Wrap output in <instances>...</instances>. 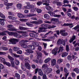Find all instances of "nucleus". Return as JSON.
Returning <instances> with one entry per match:
<instances>
[{"instance_id":"nucleus-49","label":"nucleus","mask_w":79,"mask_h":79,"mask_svg":"<svg viewBox=\"0 0 79 79\" xmlns=\"http://www.w3.org/2000/svg\"><path fill=\"white\" fill-rule=\"evenodd\" d=\"M67 59L68 60H72V56L70 55H69L67 57Z\"/></svg>"},{"instance_id":"nucleus-14","label":"nucleus","mask_w":79,"mask_h":79,"mask_svg":"<svg viewBox=\"0 0 79 79\" xmlns=\"http://www.w3.org/2000/svg\"><path fill=\"white\" fill-rule=\"evenodd\" d=\"M64 31L61 30L60 31V34H61L63 36H66L67 35H68V33H64Z\"/></svg>"},{"instance_id":"nucleus-61","label":"nucleus","mask_w":79,"mask_h":79,"mask_svg":"<svg viewBox=\"0 0 79 79\" xmlns=\"http://www.w3.org/2000/svg\"><path fill=\"white\" fill-rule=\"evenodd\" d=\"M13 3H8L7 4V6H12V5H13Z\"/></svg>"},{"instance_id":"nucleus-28","label":"nucleus","mask_w":79,"mask_h":79,"mask_svg":"<svg viewBox=\"0 0 79 79\" xmlns=\"http://www.w3.org/2000/svg\"><path fill=\"white\" fill-rule=\"evenodd\" d=\"M32 44L35 47H38V46H39V43L36 42L32 43Z\"/></svg>"},{"instance_id":"nucleus-42","label":"nucleus","mask_w":79,"mask_h":79,"mask_svg":"<svg viewBox=\"0 0 79 79\" xmlns=\"http://www.w3.org/2000/svg\"><path fill=\"white\" fill-rule=\"evenodd\" d=\"M0 17L2 18H4V19H5V15L1 12H0Z\"/></svg>"},{"instance_id":"nucleus-60","label":"nucleus","mask_w":79,"mask_h":79,"mask_svg":"<svg viewBox=\"0 0 79 79\" xmlns=\"http://www.w3.org/2000/svg\"><path fill=\"white\" fill-rule=\"evenodd\" d=\"M57 5L58 6H61L62 5V3L60 2H57Z\"/></svg>"},{"instance_id":"nucleus-25","label":"nucleus","mask_w":79,"mask_h":79,"mask_svg":"<svg viewBox=\"0 0 79 79\" xmlns=\"http://www.w3.org/2000/svg\"><path fill=\"white\" fill-rule=\"evenodd\" d=\"M75 39H76V36H72L71 39H70L69 40V42L70 43H71V42H73V40H75Z\"/></svg>"},{"instance_id":"nucleus-2","label":"nucleus","mask_w":79,"mask_h":79,"mask_svg":"<svg viewBox=\"0 0 79 79\" xmlns=\"http://www.w3.org/2000/svg\"><path fill=\"white\" fill-rule=\"evenodd\" d=\"M9 44H13L15 45L16 44V42H19V40L16 38H12L9 40Z\"/></svg>"},{"instance_id":"nucleus-41","label":"nucleus","mask_w":79,"mask_h":79,"mask_svg":"<svg viewBox=\"0 0 79 79\" xmlns=\"http://www.w3.org/2000/svg\"><path fill=\"white\" fill-rule=\"evenodd\" d=\"M10 63H11V66L12 67L14 68L15 66V62L13 60H12L10 61Z\"/></svg>"},{"instance_id":"nucleus-57","label":"nucleus","mask_w":79,"mask_h":79,"mask_svg":"<svg viewBox=\"0 0 79 79\" xmlns=\"http://www.w3.org/2000/svg\"><path fill=\"white\" fill-rule=\"evenodd\" d=\"M43 41H47V42H49L50 41V40L46 39H42Z\"/></svg>"},{"instance_id":"nucleus-15","label":"nucleus","mask_w":79,"mask_h":79,"mask_svg":"<svg viewBox=\"0 0 79 79\" xmlns=\"http://www.w3.org/2000/svg\"><path fill=\"white\" fill-rule=\"evenodd\" d=\"M19 29L21 31H25V30H27L29 29V28L27 27H23L19 26Z\"/></svg>"},{"instance_id":"nucleus-34","label":"nucleus","mask_w":79,"mask_h":79,"mask_svg":"<svg viewBox=\"0 0 79 79\" xmlns=\"http://www.w3.org/2000/svg\"><path fill=\"white\" fill-rule=\"evenodd\" d=\"M27 17H31L32 16H37V15L35 14H30L29 15H26Z\"/></svg>"},{"instance_id":"nucleus-11","label":"nucleus","mask_w":79,"mask_h":79,"mask_svg":"<svg viewBox=\"0 0 79 79\" xmlns=\"http://www.w3.org/2000/svg\"><path fill=\"white\" fill-rule=\"evenodd\" d=\"M44 29L42 27H40L39 28V29L38 30V32L40 33V32H47V30H43Z\"/></svg>"},{"instance_id":"nucleus-51","label":"nucleus","mask_w":79,"mask_h":79,"mask_svg":"<svg viewBox=\"0 0 79 79\" xmlns=\"http://www.w3.org/2000/svg\"><path fill=\"white\" fill-rule=\"evenodd\" d=\"M63 61V59H58L57 60V63H59V64H60Z\"/></svg>"},{"instance_id":"nucleus-58","label":"nucleus","mask_w":79,"mask_h":79,"mask_svg":"<svg viewBox=\"0 0 79 79\" xmlns=\"http://www.w3.org/2000/svg\"><path fill=\"white\" fill-rule=\"evenodd\" d=\"M47 67V65L46 64H44L42 66V68H46Z\"/></svg>"},{"instance_id":"nucleus-52","label":"nucleus","mask_w":79,"mask_h":79,"mask_svg":"<svg viewBox=\"0 0 79 79\" xmlns=\"http://www.w3.org/2000/svg\"><path fill=\"white\" fill-rule=\"evenodd\" d=\"M26 24L27 26H30V27H32V26H33V25H32V24L28 23H26Z\"/></svg>"},{"instance_id":"nucleus-53","label":"nucleus","mask_w":79,"mask_h":79,"mask_svg":"<svg viewBox=\"0 0 79 79\" xmlns=\"http://www.w3.org/2000/svg\"><path fill=\"white\" fill-rule=\"evenodd\" d=\"M2 50H4L5 51H6L8 50V48L6 47H3Z\"/></svg>"},{"instance_id":"nucleus-36","label":"nucleus","mask_w":79,"mask_h":79,"mask_svg":"<svg viewBox=\"0 0 79 79\" xmlns=\"http://www.w3.org/2000/svg\"><path fill=\"white\" fill-rule=\"evenodd\" d=\"M2 1L3 2L4 5H7L8 2V0H2Z\"/></svg>"},{"instance_id":"nucleus-4","label":"nucleus","mask_w":79,"mask_h":79,"mask_svg":"<svg viewBox=\"0 0 79 79\" xmlns=\"http://www.w3.org/2000/svg\"><path fill=\"white\" fill-rule=\"evenodd\" d=\"M8 30L10 31H17L18 29L15 28L12 25H9L7 26Z\"/></svg>"},{"instance_id":"nucleus-59","label":"nucleus","mask_w":79,"mask_h":79,"mask_svg":"<svg viewBox=\"0 0 79 79\" xmlns=\"http://www.w3.org/2000/svg\"><path fill=\"white\" fill-rule=\"evenodd\" d=\"M4 68L3 65L1 64H0V69H2Z\"/></svg>"},{"instance_id":"nucleus-10","label":"nucleus","mask_w":79,"mask_h":79,"mask_svg":"<svg viewBox=\"0 0 79 79\" xmlns=\"http://www.w3.org/2000/svg\"><path fill=\"white\" fill-rule=\"evenodd\" d=\"M29 35L31 37H33L34 38H37V37H38V35H37L33 33H30Z\"/></svg>"},{"instance_id":"nucleus-21","label":"nucleus","mask_w":79,"mask_h":79,"mask_svg":"<svg viewBox=\"0 0 79 79\" xmlns=\"http://www.w3.org/2000/svg\"><path fill=\"white\" fill-rule=\"evenodd\" d=\"M16 32L19 34H22L23 36H24V35L26 34V32L21 31H17Z\"/></svg>"},{"instance_id":"nucleus-31","label":"nucleus","mask_w":79,"mask_h":79,"mask_svg":"<svg viewBox=\"0 0 79 79\" xmlns=\"http://www.w3.org/2000/svg\"><path fill=\"white\" fill-rule=\"evenodd\" d=\"M62 43V41L61 40V39H59V40H58L56 43V44L57 45H61V44Z\"/></svg>"},{"instance_id":"nucleus-17","label":"nucleus","mask_w":79,"mask_h":79,"mask_svg":"<svg viewBox=\"0 0 79 79\" xmlns=\"http://www.w3.org/2000/svg\"><path fill=\"white\" fill-rule=\"evenodd\" d=\"M41 27L44 29H47V24H43L41 25Z\"/></svg>"},{"instance_id":"nucleus-56","label":"nucleus","mask_w":79,"mask_h":79,"mask_svg":"<svg viewBox=\"0 0 79 79\" xmlns=\"http://www.w3.org/2000/svg\"><path fill=\"white\" fill-rule=\"evenodd\" d=\"M42 52L43 53H44V55H46V56H47V55H48V53H47L45 51L43 50V51H42Z\"/></svg>"},{"instance_id":"nucleus-24","label":"nucleus","mask_w":79,"mask_h":79,"mask_svg":"<svg viewBox=\"0 0 79 79\" xmlns=\"http://www.w3.org/2000/svg\"><path fill=\"white\" fill-rule=\"evenodd\" d=\"M18 16L20 18H25L24 15L20 13L18 14Z\"/></svg>"},{"instance_id":"nucleus-5","label":"nucleus","mask_w":79,"mask_h":79,"mask_svg":"<svg viewBox=\"0 0 79 79\" xmlns=\"http://www.w3.org/2000/svg\"><path fill=\"white\" fill-rule=\"evenodd\" d=\"M12 56L16 58H19L21 60H23V56L22 55L20 56L19 55H18L16 54L12 53Z\"/></svg>"},{"instance_id":"nucleus-54","label":"nucleus","mask_w":79,"mask_h":79,"mask_svg":"<svg viewBox=\"0 0 79 79\" xmlns=\"http://www.w3.org/2000/svg\"><path fill=\"white\" fill-rule=\"evenodd\" d=\"M66 48L67 52H69V46L68 45H66Z\"/></svg>"},{"instance_id":"nucleus-37","label":"nucleus","mask_w":79,"mask_h":79,"mask_svg":"<svg viewBox=\"0 0 79 79\" xmlns=\"http://www.w3.org/2000/svg\"><path fill=\"white\" fill-rule=\"evenodd\" d=\"M22 6V5L21 4L19 3L17 5V7L18 9H21Z\"/></svg>"},{"instance_id":"nucleus-12","label":"nucleus","mask_w":79,"mask_h":79,"mask_svg":"<svg viewBox=\"0 0 79 79\" xmlns=\"http://www.w3.org/2000/svg\"><path fill=\"white\" fill-rule=\"evenodd\" d=\"M30 23H32V24H39V23H42V21H40L39 22H37V21H33L32 22H30Z\"/></svg>"},{"instance_id":"nucleus-20","label":"nucleus","mask_w":79,"mask_h":79,"mask_svg":"<svg viewBox=\"0 0 79 79\" xmlns=\"http://www.w3.org/2000/svg\"><path fill=\"white\" fill-rule=\"evenodd\" d=\"M4 20L5 19H0V21H1L0 23L2 26H4V25H5V22H4Z\"/></svg>"},{"instance_id":"nucleus-47","label":"nucleus","mask_w":79,"mask_h":79,"mask_svg":"<svg viewBox=\"0 0 79 79\" xmlns=\"http://www.w3.org/2000/svg\"><path fill=\"white\" fill-rule=\"evenodd\" d=\"M4 64H6V65H7L8 66H11V64H10V63L6 62V61L4 62Z\"/></svg>"},{"instance_id":"nucleus-29","label":"nucleus","mask_w":79,"mask_h":79,"mask_svg":"<svg viewBox=\"0 0 79 79\" xmlns=\"http://www.w3.org/2000/svg\"><path fill=\"white\" fill-rule=\"evenodd\" d=\"M68 55V53L66 52H64L62 53V57H64Z\"/></svg>"},{"instance_id":"nucleus-62","label":"nucleus","mask_w":79,"mask_h":79,"mask_svg":"<svg viewBox=\"0 0 79 79\" xmlns=\"http://www.w3.org/2000/svg\"><path fill=\"white\" fill-rule=\"evenodd\" d=\"M69 27H70V28H72L74 26H73V23H69Z\"/></svg>"},{"instance_id":"nucleus-1","label":"nucleus","mask_w":79,"mask_h":79,"mask_svg":"<svg viewBox=\"0 0 79 79\" xmlns=\"http://www.w3.org/2000/svg\"><path fill=\"white\" fill-rule=\"evenodd\" d=\"M7 33L9 35L11 36L13 35L15 37L17 38L18 39H19L21 37V35L17 33L13 32H9L8 31H5L2 32H0V35H6V33Z\"/></svg>"},{"instance_id":"nucleus-48","label":"nucleus","mask_w":79,"mask_h":79,"mask_svg":"<svg viewBox=\"0 0 79 79\" xmlns=\"http://www.w3.org/2000/svg\"><path fill=\"white\" fill-rule=\"evenodd\" d=\"M20 48L18 47H14V51H18L20 50Z\"/></svg>"},{"instance_id":"nucleus-43","label":"nucleus","mask_w":79,"mask_h":79,"mask_svg":"<svg viewBox=\"0 0 79 79\" xmlns=\"http://www.w3.org/2000/svg\"><path fill=\"white\" fill-rule=\"evenodd\" d=\"M44 18L46 19H49L50 18V16L48 14H45L44 15Z\"/></svg>"},{"instance_id":"nucleus-18","label":"nucleus","mask_w":79,"mask_h":79,"mask_svg":"<svg viewBox=\"0 0 79 79\" xmlns=\"http://www.w3.org/2000/svg\"><path fill=\"white\" fill-rule=\"evenodd\" d=\"M6 60L5 58H4L2 57H0V62L1 63H3V64L6 61Z\"/></svg>"},{"instance_id":"nucleus-30","label":"nucleus","mask_w":79,"mask_h":79,"mask_svg":"<svg viewBox=\"0 0 79 79\" xmlns=\"http://www.w3.org/2000/svg\"><path fill=\"white\" fill-rule=\"evenodd\" d=\"M56 27L54 26H50V25L47 24V29L48 28L51 29V28H54V27Z\"/></svg>"},{"instance_id":"nucleus-64","label":"nucleus","mask_w":79,"mask_h":79,"mask_svg":"<svg viewBox=\"0 0 79 79\" xmlns=\"http://www.w3.org/2000/svg\"><path fill=\"white\" fill-rule=\"evenodd\" d=\"M69 3V2L67 0H64V3Z\"/></svg>"},{"instance_id":"nucleus-6","label":"nucleus","mask_w":79,"mask_h":79,"mask_svg":"<svg viewBox=\"0 0 79 79\" xmlns=\"http://www.w3.org/2000/svg\"><path fill=\"white\" fill-rule=\"evenodd\" d=\"M48 14H50V15L51 16H53L54 17H58V18H60V17H61V15H53V12H48Z\"/></svg>"},{"instance_id":"nucleus-3","label":"nucleus","mask_w":79,"mask_h":79,"mask_svg":"<svg viewBox=\"0 0 79 79\" xmlns=\"http://www.w3.org/2000/svg\"><path fill=\"white\" fill-rule=\"evenodd\" d=\"M28 41L27 40H22L19 42V44L21 45L22 47L24 48H27L28 46L26 44Z\"/></svg>"},{"instance_id":"nucleus-33","label":"nucleus","mask_w":79,"mask_h":79,"mask_svg":"<svg viewBox=\"0 0 79 79\" xmlns=\"http://www.w3.org/2000/svg\"><path fill=\"white\" fill-rule=\"evenodd\" d=\"M46 8L47 10H50V11H53V8L51 7L50 6L46 7Z\"/></svg>"},{"instance_id":"nucleus-22","label":"nucleus","mask_w":79,"mask_h":79,"mask_svg":"<svg viewBox=\"0 0 79 79\" xmlns=\"http://www.w3.org/2000/svg\"><path fill=\"white\" fill-rule=\"evenodd\" d=\"M25 50L28 53H34V51L29 49H27Z\"/></svg>"},{"instance_id":"nucleus-26","label":"nucleus","mask_w":79,"mask_h":79,"mask_svg":"<svg viewBox=\"0 0 79 79\" xmlns=\"http://www.w3.org/2000/svg\"><path fill=\"white\" fill-rule=\"evenodd\" d=\"M7 58L10 60V61H14V60H15V59H14L13 58L9 55L7 56Z\"/></svg>"},{"instance_id":"nucleus-40","label":"nucleus","mask_w":79,"mask_h":79,"mask_svg":"<svg viewBox=\"0 0 79 79\" xmlns=\"http://www.w3.org/2000/svg\"><path fill=\"white\" fill-rule=\"evenodd\" d=\"M15 62L16 65H19V61L18 60L15 59Z\"/></svg>"},{"instance_id":"nucleus-63","label":"nucleus","mask_w":79,"mask_h":79,"mask_svg":"<svg viewBox=\"0 0 79 79\" xmlns=\"http://www.w3.org/2000/svg\"><path fill=\"white\" fill-rule=\"evenodd\" d=\"M17 54H22V51L19 50L17 52Z\"/></svg>"},{"instance_id":"nucleus-38","label":"nucleus","mask_w":79,"mask_h":79,"mask_svg":"<svg viewBox=\"0 0 79 79\" xmlns=\"http://www.w3.org/2000/svg\"><path fill=\"white\" fill-rule=\"evenodd\" d=\"M50 60H51V59L50 58H48L44 60V63H47Z\"/></svg>"},{"instance_id":"nucleus-45","label":"nucleus","mask_w":79,"mask_h":79,"mask_svg":"<svg viewBox=\"0 0 79 79\" xmlns=\"http://www.w3.org/2000/svg\"><path fill=\"white\" fill-rule=\"evenodd\" d=\"M63 50V47H60L59 48V49L58 51V53H60V52H62Z\"/></svg>"},{"instance_id":"nucleus-27","label":"nucleus","mask_w":79,"mask_h":79,"mask_svg":"<svg viewBox=\"0 0 79 79\" xmlns=\"http://www.w3.org/2000/svg\"><path fill=\"white\" fill-rule=\"evenodd\" d=\"M37 58H38V59H39V58H41V57H42V53L38 52L37 53Z\"/></svg>"},{"instance_id":"nucleus-19","label":"nucleus","mask_w":79,"mask_h":79,"mask_svg":"<svg viewBox=\"0 0 79 79\" xmlns=\"http://www.w3.org/2000/svg\"><path fill=\"white\" fill-rule=\"evenodd\" d=\"M8 18L10 19H11L12 20H16L17 19V18L13 16H8Z\"/></svg>"},{"instance_id":"nucleus-46","label":"nucleus","mask_w":79,"mask_h":79,"mask_svg":"<svg viewBox=\"0 0 79 79\" xmlns=\"http://www.w3.org/2000/svg\"><path fill=\"white\" fill-rule=\"evenodd\" d=\"M73 71H75L76 73L78 74L79 73V69H77V68H76L73 69Z\"/></svg>"},{"instance_id":"nucleus-39","label":"nucleus","mask_w":79,"mask_h":79,"mask_svg":"<svg viewBox=\"0 0 79 79\" xmlns=\"http://www.w3.org/2000/svg\"><path fill=\"white\" fill-rule=\"evenodd\" d=\"M15 76L17 79H20V75L18 73H15Z\"/></svg>"},{"instance_id":"nucleus-55","label":"nucleus","mask_w":79,"mask_h":79,"mask_svg":"<svg viewBox=\"0 0 79 79\" xmlns=\"http://www.w3.org/2000/svg\"><path fill=\"white\" fill-rule=\"evenodd\" d=\"M42 4V2L40 1L38 2L37 3V5L38 6H40V5H41Z\"/></svg>"},{"instance_id":"nucleus-44","label":"nucleus","mask_w":79,"mask_h":79,"mask_svg":"<svg viewBox=\"0 0 79 79\" xmlns=\"http://www.w3.org/2000/svg\"><path fill=\"white\" fill-rule=\"evenodd\" d=\"M51 21H54L55 22H57V21H58V19L53 18L51 20Z\"/></svg>"},{"instance_id":"nucleus-9","label":"nucleus","mask_w":79,"mask_h":79,"mask_svg":"<svg viewBox=\"0 0 79 79\" xmlns=\"http://www.w3.org/2000/svg\"><path fill=\"white\" fill-rule=\"evenodd\" d=\"M58 49L56 48H54L52 51V54H54V55L56 54L57 53H58Z\"/></svg>"},{"instance_id":"nucleus-13","label":"nucleus","mask_w":79,"mask_h":79,"mask_svg":"<svg viewBox=\"0 0 79 79\" xmlns=\"http://www.w3.org/2000/svg\"><path fill=\"white\" fill-rule=\"evenodd\" d=\"M51 65L52 66H55L56 64V60L55 59H53L51 60Z\"/></svg>"},{"instance_id":"nucleus-8","label":"nucleus","mask_w":79,"mask_h":79,"mask_svg":"<svg viewBox=\"0 0 79 79\" xmlns=\"http://www.w3.org/2000/svg\"><path fill=\"white\" fill-rule=\"evenodd\" d=\"M52 69L50 68H47L46 70L45 71V73L47 74H49L51 73H52Z\"/></svg>"},{"instance_id":"nucleus-50","label":"nucleus","mask_w":79,"mask_h":79,"mask_svg":"<svg viewBox=\"0 0 79 79\" xmlns=\"http://www.w3.org/2000/svg\"><path fill=\"white\" fill-rule=\"evenodd\" d=\"M19 21L22 22H26V21H27V19H19Z\"/></svg>"},{"instance_id":"nucleus-16","label":"nucleus","mask_w":79,"mask_h":79,"mask_svg":"<svg viewBox=\"0 0 79 79\" xmlns=\"http://www.w3.org/2000/svg\"><path fill=\"white\" fill-rule=\"evenodd\" d=\"M25 65L27 69H31V65H30L29 63H25Z\"/></svg>"},{"instance_id":"nucleus-32","label":"nucleus","mask_w":79,"mask_h":79,"mask_svg":"<svg viewBox=\"0 0 79 79\" xmlns=\"http://www.w3.org/2000/svg\"><path fill=\"white\" fill-rule=\"evenodd\" d=\"M38 73L40 76H42L43 75V72L42 71V70L40 69H38Z\"/></svg>"},{"instance_id":"nucleus-7","label":"nucleus","mask_w":79,"mask_h":79,"mask_svg":"<svg viewBox=\"0 0 79 79\" xmlns=\"http://www.w3.org/2000/svg\"><path fill=\"white\" fill-rule=\"evenodd\" d=\"M27 6H24V8L25 9H31L32 8V5H31L30 3L27 2L26 3Z\"/></svg>"},{"instance_id":"nucleus-35","label":"nucleus","mask_w":79,"mask_h":79,"mask_svg":"<svg viewBox=\"0 0 79 79\" xmlns=\"http://www.w3.org/2000/svg\"><path fill=\"white\" fill-rule=\"evenodd\" d=\"M35 9L37 11L38 13H40L42 12V10L39 9H37V8H35Z\"/></svg>"},{"instance_id":"nucleus-23","label":"nucleus","mask_w":79,"mask_h":79,"mask_svg":"<svg viewBox=\"0 0 79 79\" xmlns=\"http://www.w3.org/2000/svg\"><path fill=\"white\" fill-rule=\"evenodd\" d=\"M42 3H44L43 4V5H46V6H48L49 5L48 3H47L46 0H43Z\"/></svg>"}]
</instances>
